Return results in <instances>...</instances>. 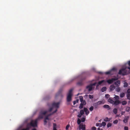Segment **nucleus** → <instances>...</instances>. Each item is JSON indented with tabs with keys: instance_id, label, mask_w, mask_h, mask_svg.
<instances>
[{
	"instance_id": "1",
	"label": "nucleus",
	"mask_w": 130,
	"mask_h": 130,
	"mask_svg": "<svg viewBox=\"0 0 130 130\" xmlns=\"http://www.w3.org/2000/svg\"><path fill=\"white\" fill-rule=\"evenodd\" d=\"M127 68L130 70V67H125V68H122L120 70L118 74H119L122 75H126L127 73L126 70Z\"/></svg>"
},
{
	"instance_id": "2",
	"label": "nucleus",
	"mask_w": 130,
	"mask_h": 130,
	"mask_svg": "<svg viewBox=\"0 0 130 130\" xmlns=\"http://www.w3.org/2000/svg\"><path fill=\"white\" fill-rule=\"evenodd\" d=\"M118 79L117 77H115L106 80V83L107 82L109 84H111L114 81Z\"/></svg>"
},
{
	"instance_id": "3",
	"label": "nucleus",
	"mask_w": 130,
	"mask_h": 130,
	"mask_svg": "<svg viewBox=\"0 0 130 130\" xmlns=\"http://www.w3.org/2000/svg\"><path fill=\"white\" fill-rule=\"evenodd\" d=\"M79 98L80 101L81 102V103L84 105H85L86 103V102L85 100H83V97L82 96H80Z\"/></svg>"
},
{
	"instance_id": "4",
	"label": "nucleus",
	"mask_w": 130,
	"mask_h": 130,
	"mask_svg": "<svg viewBox=\"0 0 130 130\" xmlns=\"http://www.w3.org/2000/svg\"><path fill=\"white\" fill-rule=\"evenodd\" d=\"M59 103L58 102L57 103H53L52 104V106L53 107H55L57 108H58L59 107Z\"/></svg>"
},
{
	"instance_id": "5",
	"label": "nucleus",
	"mask_w": 130,
	"mask_h": 130,
	"mask_svg": "<svg viewBox=\"0 0 130 130\" xmlns=\"http://www.w3.org/2000/svg\"><path fill=\"white\" fill-rule=\"evenodd\" d=\"M79 129H82V130H85V125L82 124H80L79 126Z\"/></svg>"
},
{
	"instance_id": "6",
	"label": "nucleus",
	"mask_w": 130,
	"mask_h": 130,
	"mask_svg": "<svg viewBox=\"0 0 130 130\" xmlns=\"http://www.w3.org/2000/svg\"><path fill=\"white\" fill-rule=\"evenodd\" d=\"M121 103V102L119 100H116L115 101H114L113 104L115 106H117Z\"/></svg>"
},
{
	"instance_id": "7",
	"label": "nucleus",
	"mask_w": 130,
	"mask_h": 130,
	"mask_svg": "<svg viewBox=\"0 0 130 130\" xmlns=\"http://www.w3.org/2000/svg\"><path fill=\"white\" fill-rule=\"evenodd\" d=\"M72 95L68 94L67 98V102H70L72 100L71 97Z\"/></svg>"
},
{
	"instance_id": "8",
	"label": "nucleus",
	"mask_w": 130,
	"mask_h": 130,
	"mask_svg": "<svg viewBox=\"0 0 130 130\" xmlns=\"http://www.w3.org/2000/svg\"><path fill=\"white\" fill-rule=\"evenodd\" d=\"M86 77H84L83 78H82V80L78 82L77 83V85L79 86H82V85L83 84V83L82 81V80L84 79Z\"/></svg>"
},
{
	"instance_id": "9",
	"label": "nucleus",
	"mask_w": 130,
	"mask_h": 130,
	"mask_svg": "<svg viewBox=\"0 0 130 130\" xmlns=\"http://www.w3.org/2000/svg\"><path fill=\"white\" fill-rule=\"evenodd\" d=\"M86 88L89 91H90L92 90V87L91 85L90 84L86 87Z\"/></svg>"
},
{
	"instance_id": "10",
	"label": "nucleus",
	"mask_w": 130,
	"mask_h": 130,
	"mask_svg": "<svg viewBox=\"0 0 130 130\" xmlns=\"http://www.w3.org/2000/svg\"><path fill=\"white\" fill-rule=\"evenodd\" d=\"M103 83H104L105 84L106 83V80H103L100 81H99L98 82V85H97V87L99 86V85H100Z\"/></svg>"
},
{
	"instance_id": "11",
	"label": "nucleus",
	"mask_w": 130,
	"mask_h": 130,
	"mask_svg": "<svg viewBox=\"0 0 130 130\" xmlns=\"http://www.w3.org/2000/svg\"><path fill=\"white\" fill-rule=\"evenodd\" d=\"M129 117L128 116H125L124 119L123 120V121L125 123H127Z\"/></svg>"
},
{
	"instance_id": "12",
	"label": "nucleus",
	"mask_w": 130,
	"mask_h": 130,
	"mask_svg": "<svg viewBox=\"0 0 130 130\" xmlns=\"http://www.w3.org/2000/svg\"><path fill=\"white\" fill-rule=\"evenodd\" d=\"M84 111L85 112V114L86 115H87L89 113V112L88 110L86 108L84 107Z\"/></svg>"
},
{
	"instance_id": "13",
	"label": "nucleus",
	"mask_w": 130,
	"mask_h": 130,
	"mask_svg": "<svg viewBox=\"0 0 130 130\" xmlns=\"http://www.w3.org/2000/svg\"><path fill=\"white\" fill-rule=\"evenodd\" d=\"M109 88L111 91H112L115 89V87L113 85H112L110 86Z\"/></svg>"
},
{
	"instance_id": "14",
	"label": "nucleus",
	"mask_w": 130,
	"mask_h": 130,
	"mask_svg": "<svg viewBox=\"0 0 130 130\" xmlns=\"http://www.w3.org/2000/svg\"><path fill=\"white\" fill-rule=\"evenodd\" d=\"M103 107L107 109L108 110H110V107L108 105H105L103 106Z\"/></svg>"
},
{
	"instance_id": "15",
	"label": "nucleus",
	"mask_w": 130,
	"mask_h": 130,
	"mask_svg": "<svg viewBox=\"0 0 130 130\" xmlns=\"http://www.w3.org/2000/svg\"><path fill=\"white\" fill-rule=\"evenodd\" d=\"M108 101L109 102L112 104H113V103L114 102V101L110 98H109L108 99Z\"/></svg>"
},
{
	"instance_id": "16",
	"label": "nucleus",
	"mask_w": 130,
	"mask_h": 130,
	"mask_svg": "<svg viewBox=\"0 0 130 130\" xmlns=\"http://www.w3.org/2000/svg\"><path fill=\"white\" fill-rule=\"evenodd\" d=\"M111 118H109L108 117H106L104 119V120L105 122H107L110 121L111 120Z\"/></svg>"
},
{
	"instance_id": "17",
	"label": "nucleus",
	"mask_w": 130,
	"mask_h": 130,
	"mask_svg": "<svg viewBox=\"0 0 130 130\" xmlns=\"http://www.w3.org/2000/svg\"><path fill=\"white\" fill-rule=\"evenodd\" d=\"M115 84L117 86H118V85H120V81L118 80L115 83Z\"/></svg>"
},
{
	"instance_id": "18",
	"label": "nucleus",
	"mask_w": 130,
	"mask_h": 130,
	"mask_svg": "<svg viewBox=\"0 0 130 130\" xmlns=\"http://www.w3.org/2000/svg\"><path fill=\"white\" fill-rule=\"evenodd\" d=\"M106 90V87H104L101 89V91L102 92H104Z\"/></svg>"
},
{
	"instance_id": "19",
	"label": "nucleus",
	"mask_w": 130,
	"mask_h": 130,
	"mask_svg": "<svg viewBox=\"0 0 130 130\" xmlns=\"http://www.w3.org/2000/svg\"><path fill=\"white\" fill-rule=\"evenodd\" d=\"M113 112L115 114H116L118 112L117 109L116 108H115L113 110Z\"/></svg>"
},
{
	"instance_id": "20",
	"label": "nucleus",
	"mask_w": 130,
	"mask_h": 130,
	"mask_svg": "<svg viewBox=\"0 0 130 130\" xmlns=\"http://www.w3.org/2000/svg\"><path fill=\"white\" fill-rule=\"evenodd\" d=\"M96 104H97L98 105H100L101 104H103L104 103H103L102 101H99L98 102H96Z\"/></svg>"
},
{
	"instance_id": "21",
	"label": "nucleus",
	"mask_w": 130,
	"mask_h": 130,
	"mask_svg": "<svg viewBox=\"0 0 130 130\" xmlns=\"http://www.w3.org/2000/svg\"><path fill=\"white\" fill-rule=\"evenodd\" d=\"M128 86V83L126 82H125L124 83V85H123V87H126Z\"/></svg>"
},
{
	"instance_id": "22",
	"label": "nucleus",
	"mask_w": 130,
	"mask_h": 130,
	"mask_svg": "<svg viewBox=\"0 0 130 130\" xmlns=\"http://www.w3.org/2000/svg\"><path fill=\"white\" fill-rule=\"evenodd\" d=\"M52 115V114H50L48 115H47V116H46L45 118H44V119L46 120H49V118H48V117L51 115Z\"/></svg>"
},
{
	"instance_id": "23",
	"label": "nucleus",
	"mask_w": 130,
	"mask_h": 130,
	"mask_svg": "<svg viewBox=\"0 0 130 130\" xmlns=\"http://www.w3.org/2000/svg\"><path fill=\"white\" fill-rule=\"evenodd\" d=\"M125 96V93H124L122 92L120 94V96L121 98H122Z\"/></svg>"
},
{
	"instance_id": "24",
	"label": "nucleus",
	"mask_w": 130,
	"mask_h": 130,
	"mask_svg": "<svg viewBox=\"0 0 130 130\" xmlns=\"http://www.w3.org/2000/svg\"><path fill=\"white\" fill-rule=\"evenodd\" d=\"M121 103H122V104L123 105H126L127 103V102L126 101H123Z\"/></svg>"
},
{
	"instance_id": "25",
	"label": "nucleus",
	"mask_w": 130,
	"mask_h": 130,
	"mask_svg": "<svg viewBox=\"0 0 130 130\" xmlns=\"http://www.w3.org/2000/svg\"><path fill=\"white\" fill-rule=\"evenodd\" d=\"M96 126H99L100 127H101L102 126V125L101 123H96Z\"/></svg>"
},
{
	"instance_id": "26",
	"label": "nucleus",
	"mask_w": 130,
	"mask_h": 130,
	"mask_svg": "<svg viewBox=\"0 0 130 130\" xmlns=\"http://www.w3.org/2000/svg\"><path fill=\"white\" fill-rule=\"evenodd\" d=\"M72 91H73L72 89H70L69 91V92L68 93V94H69V95L70 94V95H72Z\"/></svg>"
},
{
	"instance_id": "27",
	"label": "nucleus",
	"mask_w": 130,
	"mask_h": 130,
	"mask_svg": "<svg viewBox=\"0 0 130 130\" xmlns=\"http://www.w3.org/2000/svg\"><path fill=\"white\" fill-rule=\"evenodd\" d=\"M84 105L80 103V104L79 106V108L80 109H82L83 107V106Z\"/></svg>"
},
{
	"instance_id": "28",
	"label": "nucleus",
	"mask_w": 130,
	"mask_h": 130,
	"mask_svg": "<svg viewBox=\"0 0 130 130\" xmlns=\"http://www.w3.org/2000/svg\"><path fill=\"white\" fill-rule=\"evenodd\" d=\"M80 113L82 115H83L84 114V111L83 109L80 110Z\"/></svg>"
},
{
	"instance_id": "29",
	"label": "nucleus",
	"mask_w": 130,
	"mask_h": 130,
	"mask_svg": "<svg viewBox=\"0 0 130 130\" xmlns=\"http://www.w3.org/2000/svg\"><path fill=\"white\" fill-rule=\"evenodd\" d=\"M116 90L117 92H119L120 91L121 89L120 87H118L116 88Z\"/></svg>"
},
{
	"instance_id": "30",
	"label": "nucleus",
	"mask_w": 130,
	"mask_h": 130,
	"mask_svg": "<svg viewBox=\"0 0 130 130\" xmlns=\"http://www.w3.org/2000/svg\"><path fill=\"white\" fill-rule=\"evenodd\" d=\"M126 97L128 99L130 100V94H127L126 95Z\"/></svg>"
},
{
	"instance_id": "31",
	"label": "nucleus",
	"mask_w": 130,
	"mask_h": 130,
	"mask_svg": "<svg viewBox=\"0 0 130 130\" xmlns=\"http://www.w3.org/2000/svg\"><path fill=\"white\" fill-rule=\"evenodd\" d=\"M78 101V99H76V101H74L73 102V105H75L76 103H77Z\"/></svg>"
},
{
	"instance_id": "32",
	"label": "nucleus",
	"mask_w": 130,
	"mask_h": 130,
	"mask_svg": "<svg viewBox=\"0 0 130 130\" xmlns=\"http://www.w3.org/2000/svg\"><path fill=\"white\" fill-rule=\"evenodd\" d=\"M112 125V124L110 123H108L107 125V128H109L111 127Z\"/></svg>"
},
{
	"instance_id": "33",
	"label": "nucleus",
	"mask_w": 130,
	"mask_h": 130,
	"mask_svg": "<svg viewBox=\"0 0 130 130\" xmlns=\"http://www.w3.org/2000/svg\"><path fill=\"white\" fill-rule=\"evenodd\" d=\"M81 121V120L79 119L78 118L77 120V123L78 124H80Z\"/></svg>"
},
{
	"instance_id": "34",
	"label": "nucleus",
	"mask_w": 130,
	"mask_h": 130,
	"mask_svg": "<svg viewBox=\"0 0 130 130\" xmlns=\"http://www.w3.org/2000/svg\"><path fill=\"white\" fill-rule=\"evenodd\" d=\"M114 98L115 99V100H119V97L118 96V95H115V96L114 97Z\"/></svg>"
},
{
	"instance_id": "35",
	"label": "nucleus",
	"mask_w": 130,
	"mask_h": 130,
	"mask_svg": "<svg viewBox=\"0 0 130 130\" xmlns=\"http://www.w3.org/2000/svg\"><path fill=\"white\" fill-rule=\"evenodd\" d=\"M93 106L95 108H97L98 107V105L96 104V103L93 104Z\"/></svg>"
},
{
	"instance_id": "36",
	"label": "nucleus",
	"mask_w": 130,
	"mask_h": 130,
	"mask_svg": "<svg viewBox=\"0 0 130 130\" xmlns=\"http://www.w3.org/2000/svg\"><path fill=\"white\" fill-rule=\"evenodd\" d=\"M118 120H116L113 121V123L114 124H117L118 123Z\"/></svg>"
},
{
	"instance_id": "37",
	"label": "nucleus",
	"mask_w": 130,
	"mask_h": 130,
	"mask_svg": "<svg viewBox=\"0 0 130 130\" xmlns=\"http://www.w3.org/2000/svg\"><path fill=\"white\" fill-rule=\"evenodd\" d=\"M110 95L108 94H106L105 95V97L107 99H108L110 96Z\"/></svg>"
},
{
	"instance_id": "38",
	"label": "nucleus",
	"mask_w": 130,
	"mask_h": 130,
	"mask_svg": "<svg viewBox=\"0 0 130 130\" xmlns=\"http://www.w3.org/2000/svg\"><path fill=\"white\" fill-rule=\"evenodd\" d=\"M130 110V107H127L126 108V111L128 112V111H129Z\"/></svg>"
},
{
	"instance_id": "39",
	"label": "nucleus",
	"mask_w": 130,
	"mask_h": 130,
	"mask_svg": "<svg viewBox=\"0 0 130 130\" xmlns=\"http://www.w3.org/2000/svg\"><path fill=\"white\" fill-rule=\"evenodd\" d=\"M93 106H91L89 108L90 110L91 111H92L93 109Z\"/></svg>"
},
{
	"instance_id": "40",
	"label": "nucleus",
	"mask_w": 130,
	"mask_h": 130,
	"mask_svg": "<svg viewBox=\"0 0 130 130\" xmlns=\"http://www.w3.org/2000/svg\"><path fill=\"white\" fill-rule=\"evenodd\" d=\"M102 126H105L106 125V123L104 122H102Z\"/></svg>"
},
{
	"instance_id": "41",
	"label": "nucleus",
	"mask_w": 130,
	"mask_h": 130,
	"mask_svg": "<svg viewBox=\"0 0 130 130\" xmlns=\"http://www.w3.org/2000/svg\"><path fill=\"white\" fill-rule=\"evenodd\" d=\"M89 97L90 99H93V95H89Z\"/></svg>"
},
{
	"instance_id": "42",
	"label": "nucleus",
	"mask_w": 130,
	"mask_h": 130,
	"mask_svg": "<svg viewBox=\"0 0 130 130\" xmlns=\"http://www.w3.org/2000/svg\"><path fill=\"white\" fill-rule=\"evenodd\" d=\"M85 120V118H82L81 119V121L82 122H83Z\"/></svg>"
},
{
	"instance_id": "43",
	"label": "nucleus",
	"mask_w": 130,
	"mask_h": 130,
	"mask_svg": "<svg viewBox=\"0 0 130 130\" xmlns=\"http://www.w3.org/2000/svg\"><path fill=\"white\" fill-rule=\"evenodd\" d=\"M70 126V125L69 124L67 125L66 126V129L67 130H68V128H69Z\"/></svg>"
},
{
	"instance_id": "44",
	"label": "nucleus",
	"mask_w": 130,
	"mask_h": 130,
	"mask_svg": "<svg viewBox=\"0 0 130 130\" xmlns=\"http://www.w3.org/2000/svg\"><path fill=\"white\" fill-rule=\"evenodd\" d=\"M56 125L55 123L53 124V128H56Z\"/></svg>"
},
{
	"instance_id": "45",
	"label": "nucleus",
	"mask_w": 130,
	"mask_h": 130,
	"mask_svg": "<svg viewBox=\"0 0 130 130\" xmlns=\"http://www.w3.org/2000/svg\"><path fill=\"white\" fill-rule=\"evenodd\" d=\"M53 109V107L52 106V107H51L50 108V109L48 110V111L49 112H51Z\"/></svg>"
},
{
	"instance_id": "46",
	"label": "nucleus",
	"mask_w": 130,
	"mask_h": 130,
	"mask_svg": "<svg viewBox=\"0 0 130 130\" xmlns=\"http://www.w3.org/2000/svg\"><path fill=\"white\" fill-rule=\"evenodd\" d=\"M110 71H108L106 72L105 73L106 74H110Z\"/></svg>"
},
{
	"instance_id": "47",
	"label": "nucleus",
	"mask_w": 130,
	"mask_h": 130,
	"mask_svg": "<svg viewBox=\"0 0 130 130\" xmlns=\"http://www.w3.org/2000/svg\"><path fill=\"white\" fill-rule=\"evenodd\" d=\"M92 130H96V128L94 126L93 127L91 128Z\"/></svg>"
},
{
	"instance_id": "48",
	"label": "nucleus",
	"mask_w": 130,
	"mask_h": 130,
	"mask_svg": "<svg viewBox=\"0 0 130 130\" xmlns=\"http://www.w3.org/2000/svg\"><path fill=\"white\" fill-rule=\"evenodd\" d=\"M47 123V121H46V120L44 119V124L45 125Z\"/></svg>"
},
{
	"instance_id": "49",
	"label": "nucleus",
	"mask_w": 130,
	"mask_h": 130,
	"mask_svg": "<svg viewBox=\"0 0 130 130\" xmlns=\"http://www.w3.org/2000/svg\"><path fill=\"white\" fill-rule=\"evenodd\" d=\"M127 94H130V89H128L127 91Z\"/></svg>"
},
{
	"instance_id": "50",
	"label": "nucleus",
	"mask_w": 130,
	"mask_h": 130,
	"mask_svg": "<svg viewBox=\"0 0 130 130\" xmlns=\"http://www.w3.org/2000/svg\"><path fill=\"white\" fill-rule=\"evenodd\" d=\"M124 130H128V128L127 126H125L124 127Z\"/></svg>"
},
{
	"instance_id": "51",
	"label": "nucleus",
	"mask_w": 130,
	"mask_h": 130,
	"mask_svg": "<svg viewBox=\"0 0 130 130\" xmlns=\"http://www.w3.org/2000/svg\"><path fill=\"white\" fill-rule=\"evenodd\" d=\"M82 115H81L80 113L78 115H77V117H78L79 118H80L82 116Z\"/></svg>"
},
{
	"instance_id": "52",
	"label": "nucleus",
	"mask_w": 130,
	"mask_h": 130,
	"mask_svg": "<svg viewBox=\"0 0 130 130\" xmlns=\"http://www.w3.org/2000/svg\"><path fill=\"white\" fill-rule=\"evenodd\" d=\"M96 84V83H94L92 84H90V85H91V86H92H92H95Z\"/></svg>"
},
{
	"instance_id": "53",
	"label": "nucleus",
	"mask_w": 130,
	"mask_h": 130,
	"mask_svg": "<svg viewBox=\"0 0 130 130\" xmlns=\"http://www.w3.org/2000/svg\"><path fill=\"white\" fill-rule=\"evenodd\" d=\"M125 113V111H122L121 112V115H123Z\"/></svg>"
},
{
	"instance_id": "54",
	"label": "nucleus",
	"mask_w": 130,
	"mask_h": 130,
	"mask_svg": "<svg viewBox=\"0 0 130 130\" xmlns=\"http://www.w3.org/2000/svg\"><path fill=\"white\" fill-rule=\"evenodd\" d=\"M57 110V109H56L52 113V114H53V113H55Z\"/></svg>"
},
{
	"instance_id": "55",
	"label": "nucleus",
	"mask_w": 130,
	"mask_h": 130,
	"mask_svg": "<svg viewBox=\"0 0 130 130\" xmlns=\"http://www.w3.org/2000/svg\"><path fill=\"white\" fill-rule=\"evenodd\" d=\"M128 64L129 66H130V60L128 62Z\"/></svg>"
},
{
	"instance_id": "56",
	"label": "nucleus",
	"mask_w": 130,
	"mask_h": 130,
	"mask_svg": "<svg viewBox=\"0 0 130 130\" xmlns=\"http://www.w3.org/2000/svg\"><path fill=\"white\" fill-rule=\"evenodd\" d=\"M53 130H57L56 129V128H53Z\"/></svg>"
},
{
	"instance_id": "57",
	"label": "nucleus",
	"mask_w": 130,
	"mask_h": 130,
	"mask_svg": "<svg viewBox=\"0 0 130 130\" xmlns=\"http://www.w3.org/2000/svg\"><path fill=\"white\" fill-rule=\"evenodd\" d=\"M98 130H100V128H98L97 129Z\"/></svg>"
},
{
	"instance_id": "58",
	"label": "nucleus",
	"mask_w": 130,
	"mask_h": 130,
	"mask_svg": "<svg viewBox=\"0 0 130 130\" xmlns=\"http://www.w3.org/2000/svg\"><path fill=\"white\" fill-rule=\"evenodd\" d=\"M32 130H36V129L35 128H34L32 129Z\"/></svg>"
},
{
	"instance_id": "59",
	"label": "nucleus",
	"mask_w": 130,
	"mask_h": 130,
	"mask_svg": "<svg viewBox=\"0 0 130 130\" xmlns=\"http://www.w3.org/2000/svg\"><path fill=\"white\" fill-rule=\"evenodd\" d=\"M99 73H100V74H102V72H99Z\"/></svg>"
},
{
	"instance_id": "60",
	"label": "nucleus",
	"mask_w": 130,
	"mask_h": 130,
	"mask_svg": "<svg viewBox=\"0 0 130 130\" xmlns=\"http://www.w3.org/2000/svg\"><path fill=\"white\" fill-rule=\"evenodd\" d=\"M60 91H59V93H60L61 92V91H60Z\"/></svg>"
},
{
	"instance_id": "61",
	"label": "nucleus",
	"mask_w": 130,
	"mask_h": 130,
	"mask_svg": "<svg viewBox=\"0 0 130 130\" xmlns=\"http://www.w3.org/2000/svg\"><path fill=\"white\" fill-rule=\"evenodd\" d=\"M118 116H119V115H117V117H118Z\"/></svg>"
}]
</instances>
